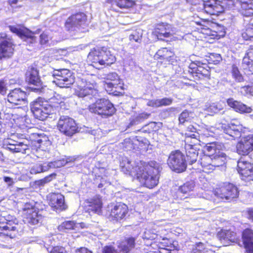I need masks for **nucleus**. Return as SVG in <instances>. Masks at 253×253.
I'll use <instances>...</instances> for the list:
<instances>
[{
  "label": "nucleus",
  "mask_w": 253,
  "mask_h": 253,
  "mask_svg": "<svg viewBox=\"0 0 253 253\" xmlns=\"http://www.w3.org/2000/svg\"><path fill=\"white\" fill-rule=\"evenodd\" d=\"M134 239L129 238L125 242L120 244L118 247L122 252L127 253L134 247Z\"/></svg>",
  "instance_id": "58836bf2"
},
{
  "label": "nucleus",
  "mask_w": 253,
  "mask_h": 253,
  "mask_svg": "<svg viewBox=\"0 0 253 253\" xmlns=\"http://www.w3.org/2000/svg\"><path fill=\"white\" fill-rule=\"evenodd\" d=\"M91 201L88 210L91 211L98 214L101 213L102 203L100 198L96 197Z\"/></svg>",
  "instance_id": "4c0bfd02"
},
{
  "label": "nucleus",
  "mask_w": 253,
  "mask_h": 253,
  "mask_svg": "<svg viewBox=\"0 0 253 253\" xmlns=\"http://www.w3.org/2000/svg\"><path fill=\"white\" fill-rule=\"evenodd\" d=\"M248 164H251L250 163L247 162L243 158L240 159L237 164V170L241 174L242 171H246L248 169Z\"/></svg>",
  "instance_id": "09e8293b"
},
{
  "label": "nucleus",
  "mask_w": 253,
  "mask_h": 253,
  "mask_svg": "<svg viewBox=\"0 0 253 253\" xmlns=\"http://www.w3.org/2000/svg\"><path fill=\"white\" fill-rule=\"evenodd\" d=\"M26 80L29 84L37 86V87L33 88L35 92H42L45 89V88L41 87V82L39 75V72L36 68L32 67L28 69L26 74Z\"/></svg>",
  "instance_id": "a211bd4d"
},
{
  "label": "nucleus",
  "mask_w": 253,
  "mask_h": 253,
  "mask_svg": "<svg viewBox=\"0 0 253 253\" xmlns=\"http://www.w3.org/2000/svg\"><path fill=\"white\" fill-rule=\"evenodd\" d=\"M53 165H52L51 162L48 163H44L42 164V172H45L49 170L51 168H53Z\"/></svg>",
  "instance_id": "69168bd1"
},
{
  "label": "nucleus",
  "mask_w": 253,
  "mask_h": 253,
  "mask_svg": "<svg viewBox=\"0 0 253 253\" xmlns=\"http://www.w3.org/2000/svg\"><path fill=\"white\" fill-rule=\"evenodd\" d=\"M41 168V164H36L31 167L30 170V172L32 174H36L39 173H41L42 172Z\"/></svg>",
  "instance_id": "5fc2aeb1"
},
{
  "label": "nucleus",
  "mask_w": 253,
  "mask_h": 253,
  "mask_svg": "<svg viewBox=\"0 0 253 253\" xmlns=\"http://www.w3.org/2000/svg\"><path fill=\"white\" fill-rule=\"evenodd\" d=\"M87 59L98 69L102 68L103 66H109L116 61L115 56L105 46H96L92 48L88 54Z\"/></svg>",
  "instance_id": "7ed1b4c3"
},
{
  "label": "nucleus",
  "mask_w": 253,
  "mask_h": 253,
  "mask_svg": "<svg viewBox=\"0 0 253 253\" xmlns=\"http://www.w3.org/2000/svg\"><path fill=\"white\" fill-rule=\"evenodd\" d=\"M191 253H209V252L204 244L199 242L196 244Z\"/></svg>",
  "instance_id": "3c124183"
},
{
  "label": "nucleus",
  "mask_w": 253,
  "mask_h": 253,
  "mask_svg": "<svg viewBox=\"0 0 253 253\" xmlns=\"http://www.w3.org/2000/svg\"><path fill=\"white\" fill-rule=\"evenodd\" d=\"M87 25L86 16L84 13H78L68 18L65 23V28L71 32H84Z\"/></svg>",
  "instance_id": "9d476101"
},
{
  "label": "nucleus",
  "mask_w": 253,
  "mask_h": 253,
  "mask_svg": "<svg viewBox=\"0 0 253 253\" xmlns=\"http://www.w3.org/2000/svg\"><path fill=\"white\" fill-rule=\"evenodd\" d=\"M58 229L62 232L65 231V230L76 229V223L74 221H65L58 226Z\"/></svg>",
  "instance_id": "c03bdc74"
},
{
  "label": "nucleus",
  "mask_w": 253,
  "mask_h": 253,
  "mask_svg": "<svg viewBox=\"0 0 253 253\" xmlns=\"http://www.w3.org/2000/svg\"><path fill=\"white\" fill-rule=\"evenodd\" d=\"M240 3V13L244 16L253 15V0H239Z\"/></svg>",
  "instance_id": "473e14b6"
},
{
  "label": "nucleus",
  "mask_w": 253,
  "mask_h": 253,
  "mask_svg": "<svg viewBox=\"0 0 253 253\" xmlns=\"http://www.w3.org/2000/svg\"><path fill=\"white\" fill-rule=\"evenodd\" d=\"M209 57L210 60L214 64H218L222 60L220 55L217 53H212Z\"/></svg>",
  "instance_id": "6e6d98bb"
},
{
  "label": "nucleus",
  "mask_w": 253,
  "mask_h": 253,
  "mask_svg": "<svg viewBox=\"0 0 253 253\" xmlns=\"http://www.w3.org/2000/svg\"><path fill=\"white\" fill-rule=\"evenodd\" d=\"M105 79L107 82L105 84V88L107 91H112L113 88H122L123 81L115 72H111L106 75Z\"/></svg>",
  "instance_id": "4be33fe9"
},
{
  "label": "nucleus",
  "mask_w": 253,
  "mask_h": 253,
  "mask_svg": "<svg viewBox=\"0 0 253 253\" xmlns=\"http://www.w3.org/2000/svg\"><path fill=\"white\" fill-rule=\"evenodd\" d=\"M89 111L102 116L107 117L112 115L115 112V109L108 100L100 99L91 104L88 107Z\"/></svg>",
  "instance_id": "6e6552de"
},
{
  "label": "nucleus",
  "mask_w": 253,
  "mask_h": 253,
  "mask_svg": "<svg viewBox=\"0 0 253 253\" xmlns=\"http://www.w3.org/2000/svg\"><path fill=\"white\" fill-rule=\"evenodd\" d=\"M168 165L172 170L176 172L185 171L187 168L185 155L179 150L172 151L168 158Z\"/></svg>",
  "instance_id": "1a4fd4ad"
},
{
  "label": "nucleus",
  "mask_w": 253,
  "mask_h": 253,
  "mask_svg": "<svg viewBox=\"0 0 253 253\" xmlns=\"http://www.w3.org/2000/svg\"><path fill=\"white\" fill-rule=\"evenodd\" d=\"M13 45L10 41L3 40L0 43V59L11 57L14 51Z\"/></svg>",
  "instance_id": "7c9ffc66"
},
{
  "label": "nucleus",
  "mask_w": 253,
  "mask_h": 253,
  "mask_svg": "<svg viewBox=\"0 0 253 253\" xmlns=\"http://www.w3.org/2000/svg\"><path fill=\"white\" fill-rule=\"evenodd\" d=\"M159 99V106L160 107L163 106H169L170 105L173 101V99L171 98H164Z\"/></svg>",
  "instance_id": "4d7b16f0"
},
{
  "label": "nucleus",
  "mask_w": 253,
  "mask_h": 253,
  "mask_svg": "<svg viewBox=\"0 0 253 253\" xmlns=\"http://www.w3.org/2000/svg\"><path fill=\"white\" fill-rule=\"evenodd\" d=\"M23 230L22 224L13 216L4 212L0 217V237H15Z\"/></svg>",
  "instance_id": "20e7f679"
},
{
  "label": "nucleus",
  "mask_w": 253,
  "mask_h": 253,
  "mask_svg": "<svg viewBox=\"0 0 253 253\" xmlns=\"http://www.w3.org/2000/svg\"><path fill=\"white\" fill-rule=\"evenodd\" d=\"M202 11L210 15H218L224 11L220 1L217 0H205Z\"/></svg>",
  "instance_id": "412c9836"
},
{
  "label": "nucleus",
  "mask_w": 253,
  "mask_h": 253,
  "mask_svg": "<svg viewBox=\"0 0 253 253\" xmlns=\"http://www.w3.org/2000/svg\"><path fill=\"white\" fill-rule=\"evenodd\" d=\"M205 0H186V1L189 4L193 5L198 11H202L203 6V3H204Z\"/></svg>",
  "instance_id": "8fccbe9b"
},
{
  "label": "nucleus",
  "mask_w": 253,
  "mask_h": 253,
  "mask_svg": "<svg viewBox=\"0 0 253 253\" xmlns=\"http://www.w3.org/2000/svg\"><path fill=\"white\" fill-rule=\"evenodd\" d=\"M226 240L230 241L232 242H234L236 240V233L233 231L228 230L226 233Z\"/></svg>",
  "instance_id": "13d9d810"
},
{
  "label": "nucleus",
  "mask_w": 253,
  "mask_h": 253,
  "mask_svg": "<svg viewBox=\"0 0 253 253\" xmlns=\"http://www.w3.org/2000/svg\"><path fill=\"white\" fill-rule=\"evenodd\" d=\"M140 165L138 163L136 166L133 167L131 164V162L127 158H124L120 162V167L122 171L126 174H128L132 176H137V172L139 170L138 167Z\"/></svg>",
  "instance_id": "bb28decb"
},
{
  "label": "nucleus",
  "mask_w": 253,
  "mask_h": 253,
  "mask_svg": "<svg viewBox=\"0 0 253 253\" xmlns=\"http://www.w3.org/2000/svg\"><path fill=\"white\" fill-rule=\"evenodd\" d=\"M143 35V31L140 28L132 30L129 34V39L131 42L140 43Z\"/></svg>",
  "instance_id": "ea45409f"
},
{
  "label": "nucleus",
  "mask_w": 253,
  "mask_h": 253,
  "mask_svg": "<svg viewBox=\"0 0 253 253\" xmlns=\"http://www.w3.org/2000/svg\"><path fill=\"white\" fill-rule=\"evenodd\" d=\"M243 130L242 125L236 121L233 120L224 129L225 134L235 139L241 136V132Z\"/></svg>",
  "instance_id": "a878e982"
},
{
  "label": "nucleus",
  "mask_w": 253,
  "mask_h": 253,
  "mask_svg": "<svg viewBox=\"0 0 253 253\" xmlns=\"http://www.w3.org/2000/svg\"><path fill=\"white\" fill-rule=\"evenodd\" d=\"M136 176L141 184L148 188H153L158 184L161 169L159 163L155 161L148 164L140 162Z\"/></svg>",
  "instance_id": "f03ea898"
},
{
  "label": "nucleus",
  "mask_w": 253,
  "mask_h": 253,
  "mask_svg": "<svg viewBox=\"0 0 253 253\" xmlns=\"http://www.w3.org/2000/svg\"><path fill=\"white\" fill-rule=\"evenodd\" d=\"M229 106L232 108L235 111L240 113H250L253 109L240 101L235 100L233 98H229L227 100Z\"/></svg>",
  "instance_id": "c85d7f7f"
},
{
  "label": "nucleus",
  "mask_w": 253,
  "mask_h": 253,
  "mask_svg": "<svg viewBox=\"0 0 253 253\" xmlns=\"http://www.w3.org/2000/svg\"><path fill=\"white\" fill-rule=\"evenodd\" d=\"M242 64L244 69H248L253 74V45L248 49Z\"/></svg>",
  "instance_id": "72a5a7b5"
},
{
  "label": "nucleus",
  "mask_w": 253,
  "mask_h": 253,
  "mask_svg": "<svg viewBox=\"0 0 253 253\" xmlns=\"http://www.w3.org/2000/svg\"><path fill=\"white\" fill-rule=\"evenodd\" d=\"M50 39L49 36L46 32H43L40 35V42L41 44H43L47 43Z\"/></svg>",
  "instance_id": "052dcab7"
},
{
  "label": "nucleus",
  "mask_w": 253,
  "mask_h": 253,
  "mask_svg": "<svg viewBox=\"0 0 253 253\" xmlns=\"http://www.w3.org/2000/svg\"><path fill=\"white\" fill-rule=\"evenodd\" d=\"M65 99V97H62L60 94H56L53 97L49 98L48 101H46V104L52 114L60 113L66 109Z\"/></svg>",
  "instance_id": "dca6fc26"
},
{
  "label": "nucleus",
  "mask_w": 253,
  "mask_h": 253,
  "mask_svg": "<svg viewBox=\"0 0 253 253\" xmlns=\"http://www.w3.org/2000/svg\"><path fill=\"white\" fill-rule=\"evenodd\" d=\"M75 159L73 157H68L63 158L61 160H59L54 162H51L53 168H60L66 165L67 164L74 162Z\"/></svg>",
  "instance_id": "37998d69"
},
{
  "label": "nucleus",
  "mask_w": 253,
  "mask_h": 253,
  "mask_svg": "<svg viewBox=\"0 0 253 253\" xmlns=\"http://www.w3.org/2000/svg\"><path fill=\"white\" fill-rule=\"evenodd\" d=\"M185 140V148L186 153V162L190 165H192L196 162L198 156V151L200 149L201 144L199 133H186Z\"/></svg>",
  "instance_id": "39448f33"
},
{
  "label": "nucleus",
  "mask_w": 253,
  "mask_h": 253,
  "mask_svg": "<svg viewBox=\"0 0 253 253\" xmlns=\"http://www.w3.org/2000/svg\"><path fill=\"white\" fill-rule=\"evenodd\" d=\"M242 240L244 247L248 253H253V231L246 229L242 233Z\"/></svg>",
  "instance_id": "cd10ccee"
},
{
  "label": "nucleus",
  "mask_w": 253,
  "mask_h": 253,
  "mask_svg": "<svg viewBox=\"0 0 253 253\" xmlns=\"http://www.w3.org/2000/svg\"><path fill=\"white\" fill-rule=\"evenodd\" d=\"M9 29L12 33H15L24 40L30 39L33 41L35 39L34 35L39 34L41 32L40 29H38L35 32H32L27 28L20 26H10Z\"/></svg>",
  "instance_id": "6ab92c4d"
},
{
  "label": "nucleus",
  "mask_w": 253,
  "mask_h": 253,
  "mask_svg": "<svg viewBox=\"0 0 253 253\" xmlns=\"http://www.w3.org/2000/svg\"><path fill=\"white\" fill-rule=\"evenodd\" d=\"M59 131L69 136H72L78 130V127L75 120L68 116H61L57 123Z\"/></svg>",
  "instance_id": "2eb2a0df"
},
{
  "label": "nucleus",
  "mask_w": 253,
  "mask_h": 253,
  "mask_svg": "<svg viewBox=\"0 0 253 253\" xmlns=\"http://www.w3.org/2000/svg\"><path fill=\"white\" fill-rule=\"evenodd\" d=\"M242 37L245 40H253V25H249L242 33Z\"/></svg>",
  "instance_id": "a18cd8bd"
},
{
  "label": "nucleus",
  "mask_w": 253,
  "mask_h": 253,
  "mask_svg": "<svg viewBox=\"0 0 253 253\" xmlns=\"http://www.w3.org/2000/svg\"><path fill=\"white\" fill-rule=\"evenodd\" d=\"M74 83L76 94L80 97H86L91 99V96L95 97L98 94L96 84L87 83L85 80L81 78L77 79Z\"/></svg>",
  "instance_id": "423d86ee"
},
{
  "label": "nucleus",
  "mask_w": 253,
  "mask_h": 253,
  "mask_svg": "<svg viewBox=\"0 0 253 253\" xmlns=\"http://www.w3.org/2000/svg\"><path fill=\"white\" fill-rule=\"evenodd\" d=\"M53 83L60 87H69L75 82V77L72 72L68 69L57 70L53 74Z\"/></svg>",
  "instance_id": "9b49d317"
},
{
  "label": "nucleus",
  "mask_w": 253,
  "mask_h": 253,
  "mask_svg": "<svg viewBox=\"0 0 253 253\" xmlns=\"http://www.w3.org/2000/svg\"><path fill=\"white\" fill-rule=\"evenodd\" d=\"M50 142L45 137H42L36 133H31L29 139L26 138L19 141L7 138L3 141V147L12 153L27 154L32 150L45 151Z\"/></svg>",
  "instance_id": "f257e3e1"
},
{
  "label": "nucleus",
  "mask_w": 253,
  "mask_h": 253,
  "mask_svg": "<svg viewBox=\"0 0 253 253\" xmlns=\"http://www.w3.org/2000/svg\"><path fill=\"white\" fill-rule=\"evenodd\" d=\"M202 33L208 36H211L212 37L211 38L214 39L216 37H217V35L216 32H212L210 29H204L203 31L202 32Z\"/></svg>",
  "instance_id": "680f3d73"
},
{
  "label": "nucleus",
  "mask_w": 253,
  "mask_h": 253,
  "mask_svg": "<svg viewBox=\"0 0 253 253\" xmlns=\"http://www.w3.org/2000/svg\"><path fill=\"white\" fill-rule=\"evenodd\" d=\"M238 154L247 155L253 151V135L250 134L242 137L236 145Z\"/></svg>",
  "instance_id": "f3484780"
},
{
  "label": "nucleus",
  "mask_w": 253,
  "mask_h": 253,
  "mask_svg": "<svg viewBox=\"0 0 253 253\" xmlns=\"http://www.w3.org/2000/svg\"><path fill=\"white\" fill-rule=\"evenodd\" d=\"M127 212L128 208L126 205L118 203L111 209L110 215L112 218L119 220L125 218Z\"/></svg>",
  "instance_id": "393cba45"
},
{
  "label": "nucleus",
  "mask_w": 253,
  "mask_h": 253,
  "mask_svg": "<svg viewBox=\"0 0 253 253\" xmlns=\"http://www.w3.org/2000/svg\"><path fill=\"white\" fill-rule=\"evenodd\" d=\"M228 230L222 229L217 233V237L220 240H226V235Z\"/></svg>",
  "instance_id": "e2e57ef3"
},
{
  "label": "nucleus",
  "mask_w": 253,
  "mask_h": 253,
  "mask_svg": "<svg viewBox=\"0 0 253 253\" xmlns=\"http://www.w3.org/2000/svg\"><path fill=\"white\" fill-rule=\"evenodd\" d=\"M22 210L25 221L28 224L39 225L42 222L43 216L35 206V204L27 203L24 205Z\"/></svg>",
  "instance_id": "0eeeda50"
},
{
  "label": "nucleus",
  "mask_w": 253,
  "mask_h": 253,
  "mask_svg": "<svg viewBox=\"0 0 253 253\" xmlns=\"http://www.w3.org/2000/svg\"><path fill=\"white\" fill-rule=\"evenodd\" d=\"M150 113L142 112L134 116L130 119V123L127 126V127L129 128L132 126H136L141 123L145 120L147 119L150 117Z\"/></svg>",
  "instance_id": "c9c22d12"
},
{
  "label": "nucleus",
  "mask_w": 253,
  "mask_h": 253,
  "mask_svg": "<svg viewBox=\"0 0 253 253\" xmlns=\"http://www.w3.org/2000/svg\"><path fill=\"white\" fill-rule=\"evenodd\" d=\"M214 143H209L204 147V155L200 158L199 162L200 163L203 169L206 173H210L214 170L212 156L215 152Z\"/></svg>",
  "instance_id": "f8f14e48"
},
{
  "label": "nucleus",
  "mask_w": 253,
  "mask_h": 253,
  "mask_svg": "<svg viewBox=\"0 0 253 253\" xmlns=\"http://www.w3.org/2000/svg\"><path fill=\"white\" fill-rule=\"evenodd\" d=\"M108 2H111L121 9H128L135 4L132 0H107Z\"/></svg>",
  "instance_id": "e433bc0d"
},
{
  "label": "nucleus",
  "mask_w": 253,
  "mask_h": 253,
  "mask_svg": "<svg viewBox=\"0 0 253 253\" xmlns=\"http://www.w3.org/2000/svg\"><path fill=\"white\" fill-rule=\"evenodd\" d=\"M194 117V114L193 112L185 110L179 115V121L180 124H183L186 122H190Z\"/></svg>",
  "instance_id": "79ce46f5"
},
{
  "label": "nucleus",
  "mask_w": 253,
  "mask_h": 253,
  "mask_svg": "<svg viewBox=\"0 0 253 253\" xmlns=\"http://www.w3.org/2000/svg\"><path fill=\"white\" fill-rule=\"evenodd\" d=\"M103 253H118V252L113 247L106 246L103 249Z\"/></svg>",
  "instance_id": "774afa93"
},
{
  "label": "nucleus",
  "mask_w": 253,
  "mask_h": 253,
  "mask_svg": "<svg viewBox=\"0 0 253 253\" xmlns=\"http://www.w3.org/2000/svg\"><path fill=\"white\" fill-rule=\"evenodd\" d=\"M158 226L155 224H151L149 227L146 229V230L143 233V238L146 240H154L158 239L159 235L158 234L159 231L157 230ZM160 237H161L160 236Z\"/></svg>",
  "instance_id": "f704fd0d"
},
{
  "label": "nucleus",
  "mask_w": 253,
  "mask_h": 253,
  "mask_svg": "<svg viewBox=\"0 0 253 253\" xmlns=\"http://www.w3.org/2000/svg\"><path fill=\"white\" fill-rule=\"evenodd\" d=\"M214 146L215 147V152L213 153V156H212V162L214 169L215 167H218L223 165L225 163L226 160V155L217 148V146L215 143H214Z\"/></svg>",
  "instance_id": "2f4dec72"
},
{
  "label": "nucleus",
  "mask_w": 253,
  "mask_h": 253,
  "mask_svg": "<svg viewBox=\"0 0 253 253\" xmlns=\"http://www.w3.org/2000/svg\"><path fill=\"white\" fill-rule=\"evenodd\" d=\"M197 73L202 75V76H207L208 74V71L205 70L202 67L198 66L197 67Z\"/></svg>",
  "instance_id": "338daca9"
},
{
  "label": "nucleus",
  "mask_w": 253,
  "mask_h": 253,
  "mask_svg": "<svg viewBox=\"0 0 253 253\" xmlns=\"http://www.w3.org/2000/svg\"><path fill=\"white\" fill-rule=\"evenodd\" d=\"M154 58L160 60L162 63L172 64L175 60L174 53L167 48L159 49L154 55Z\"/></svg>",
  "instance_id": "5701e85b"
},
{
  "label": "nucleus",
  "mask_w": 253,
  "mask_h": 253,
  "mask_svg": "<svg viewBox=\"0 0 253 253\" xmlns=\"http://www.w3.org/2000/svg\"><path fill=\"white\" fill-rule=\"evenodd\" d=\"M50 253H66V251L62 247L56 246L52 248Z\"/></svg>",
  "instance_id": "0e129e2a"
},
{
  "label": "nucleus",
  "mask_w": 253,
  "mask_h": 253,
  "mask_svg": "<svg viewBox=\"0 0 253 253\" xmlns=\"http://www.w3.org/2000/svg\"><path fill=\"white\" fill-rule=\"evenodd\" d=\"M13 120L15 125L22 129H25L26 126L24 124L25 118L23 117H17L16 116H13Z\"/></svg>",
  "instance_id": "603ef678"
},
{
  "label": "nucleus",
  "mask_w": 253,
  "mask_h": 253,
  "mask_svg": "<svg viewBox=\"0 0 253 253\" xmlns=\"http://www.w3.org/2000/svg\"><path fill=\"white\" fill-rule=\"evenodd\" d=\"M248 169L242 171L240 174L242 176V179L245 181H253V165L248 164Z\"/></svg>",
  "instance_id": "a19ab883"
},
{
  "label": "nucleus",
  "mask_w": 253,
  "mask_h": 253,
  "mask_svg": "<svg viewBox=\"0 0 253 253\" xmlns=\"http://www.w3.org/2000/svg\"><path fill=\"white\" fill-rule=\"evenodd\" d=\"M146 104L148 106L152 107L154 108L160 107L159 99H157L148 100Z\"/></svg>",
  "instance_id": "bf43d9fd"
},
{
  "label": "nucleus",
  "mask_w": 253,
  "mask_h": 253,
  "mask_svg": "<svg viewBox=\"0 0 253 253\" xmlns=\"http://www.w3.org/2000/svg\"><path fill=\"white\" fill-rule=\"evenodd\" d=\"M231 73L233 78L236 82H242L243 81V77L239 71L238 67L235 64L232 66Z\"/></svg>",
  "instance_id": "49530a36"
},
{
  "label": "nucleus",
  "mask_w": 253,
  "mask_h": 253,
  "mask_svg": "<svg viewBox=\"0 0 253 253\" xmlns=\"http://www.w3.org/2000/svg\"><path fill=\"white\" fill-rule=\"evenodd\" d=\"M7 99L13 105H24L26 103V94L20 88H15L8 93Z\"/></svg>",
  "instance_id": "aec40b11"
},
{
  "label": "nucleus",
  "mask_w": 253,
  "mask_h": 253,
  "mask_svg": "<svg viewBox=\"0 0 253 253\" xmlns=\"http://www.w3.org/2000/svg\"><path fill=\"white\" fill-rule=\"evenodd\" d=\"M155 33L157 34L159 38H169L174 33L171 26L168 24L162 23L157 26L155 29Z\"/></svg>",
  "instance_id": "c756f323"
},
{
  "label": "nucleus",
  "mask_w": 253,
  "mask_h": 253,
  "mask_svg": "<svg viewBox=\"0 0 253 253\" xmlns=\"http://www.w3.org/2000/svg\"><path fill=\"white\" fill-rule=\"evenodd\" d=\"M221 108L218 104L215 103H211L207 108V110L211 115L216 113L220 110Z\"/></svg>",
  "instance_id": "864d4df0"
},
{
  "label": "nucleus",
  "mask_w": 253,
  "mask_h": 253,
  "mask_svg": "<svg viewBox=\"0 0 253 253\" xmlns=\"http://www.w3.org/2000/svg\"><path fill=\"white\" fill-rule=\"evenodd\" d=\"M194 187V182L192 181H188L180 187L179 192L183 194H186L192 191Z\"/></svg>",
  "instance_id": "de8ad7c7"
},
{
  "label": "nucleus",
  "mask_w": 253,
  "mask_h": 253,
  "mask_svg": "<svg viewBox=\"0 0 253 253\" xmlns=\"http://www.w3.org/2000/svg\"><path fill=\"white\" fill-rule=\"evenodd\" d=\"M31 110L35 117L40 120H44L51 112L46 104V101L39 97L31 105Z\"/></svg>",
  "instance_id": "ddd939ff"
},
{
  "label": "nucleus",
  "mask_w": 253,
  "mask_h": 253,
  "mask_svg": "<svg viewBox=\"0 0 253 253\" xmlns=\"http://www.w3.org/2000/svg\"><path fill=\"white\" fill-rule=\"evenodd\" d=\"M214 195L222 201L232 200L237 198L239 191L237 188L233 184H225L223 186L216 188L213 192Z\"/></svg>",
  "instance_id": "4468645a"
},
{
  "label": "nucleus",
  "mask_w": 253,
  "mask_h": 253,
  "mask_svg": "<svg viewBox=\"0 0 253 253\" xmlns=\"http://www.w3.org/2000/svg\"><path fill=\"white\" fill-rule=\"evenodd\" d=\"M49 204L56 211H62L66 209L64 197L60 193H51L49 196Z\"/></svg>",
  "instance_id": "b1692460"
}]
</instances>
